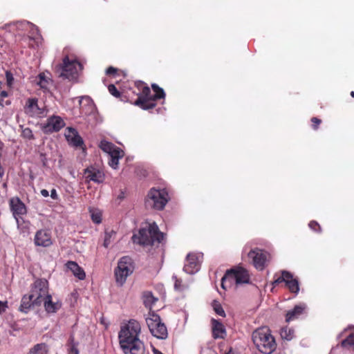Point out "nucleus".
<instances>
[{
  "label": "nucleus",
  "mask_w": 354,
  "mask_h": 354,
  "mask_svg": "<svg viewBox=\"0 0 354 354\" xmlns=\"http://www.w3.org/2000/svg\"><path fill=\"white\" fill-rule=\"evenodd\" d=\"M140 332V324L135 319H130L127 324L121 326L118 339L124 354H146L144 342L139 338Z\"/></svg>",
  "instance_id": "nucleus-2"
},
{
  "label": "nucleus",
  "mask_w": 354,
  "mask_h": 354,
  "mask_svg": "<svg viewBox=\"0 0 354 354\" xmlns=\"http://www.w3.org/2000/svg\"><path fill=\"white\" fill-rule=\"evenodd\" d=\"M274 281L272 284L277 286L283 282L286 283V286L290 292L297 294L299 291V281L295 278L293 274L287 270H281V274L275 273L274 275Z\"/></svg>",
  "instance_id": "nucleus-11"
},
{
  "label": "nucleus",
  "mask_w": 354,
  "mask_h": 354,
  "mask_svg": "<svg viewBox=\"0 0 354 354\" xmlns=\"http://www.w3.org/2000/svg\"><path fill=\"white\" fill-rule=\"evenodd\" d=\"M109 154L110 155V157L120 159L123 157L124 152L115 146Z\"/></svg>",
  "instance_id": "nucleus-36"
},
{
  "label": "nucleus",
  "mask_w": 354,
  "mask_h": 354,
  "mask_svg": "<svg viewBox=\"0 0 354 354\" xmlns=\"http://www.w3.org/2000/svg\"><path fill=\"white\" fill-rule=\"evenodd\" d=\"M8 308V301H0V315L5 313L6 309Z\"/></svg>",
  "instance_id": "nucleus-44"
},
{
  "label": "nucleus",
  "mask_w": 354,
  "mask_h": 354,
  "mask_svg": "<svg viewBox=\"0 0 354 354\" xmlns=\"http://www.w3.org/2000/svg\"><path fill=\"white\" fill-rule=\"evenodd\" d=\"M146 322L153 336L160 339H165L167 337V328L158 315L153 313L150 314L146 319Z\"/></svg>",
  "instance_id": "nucleus-9"
},
{
  "label": "nucleus",
  "mask_w": 354,
  "mask_h": 354,
  "mask_svg": "<svg viewBox=\"0 0 354 354\" xmlns=\"http://www.w3.org/2000/svg\"><path fill=\"white\" fill-rule=\"evenodd\" d=\"M25 113L32 118H44L46 116L48 109L46 106L39 104L36 97L28 98L24 106Z\"/></svg>",
  "instance_id": "nucleus-13"
},
{
  "label": "nucleus",
  "mask_w": 354,
  "mask_h": 354,
  "mask_svg": "<svg viewBox=\"0 0 354 354\" xmlns=\"http://www.w3.org/2000/svg\"><path fill=\"white\" fill-rule=\"evenodd\" d=\"M310 120L312 122V128L315 131L317 130L319 124L322 123V120L317 117H313Z\"/></svg>",
  "instance_id": "nucleus-41"
},
{
  "label": "nucleus",
  "mask_w": 354,
  "mask_h": 354,
  "mask_svg": "<svg viewBox=\"0 0 354 354\" xmlns=\"http://www.w3.org/2000/svg\"><path fill=\"white\" fill-rule=\"evenodd\" d=\"M9 207L15 219L17 228L22 230L28 229L30 222L25 221L23 218L28 212L27 207L24 203L17 196L12 197L9 200Z\"/></svg>",
  "instance_id": "nucleus-6"
},
{
  "label": "nucleus",
  "mask_w": 354,
  "mask_h": 354,
  "mask_svg": "<svg viewBox=\"0 0 354 354\" xmlns=\"http://www.w3.org/2000/svg\"><path fill=\"white\" fill-rule=\"evenodd\" d=\"M66 266L79 279L83 280L85 279V272L75 261H69L66 263Z\"/></svg>",
  "instance_id": "nucleus-23"
},
{
  "label": "nucleus",
  "mask_w": 354,
  "mask_h": 354,
  "mask_svg": "<svg viewBox=\"0 0 354 354\" xmlns=\"http://www.w3.org/2000/svg\"><path fill=\"white\" fill-rule=\"evenodd\" d=\"M309 227L315 232H321L322 227L320 225L315 221H311L308 224Z\"/></svg>",
  "instance_id": "nucleus-39"
},
{
  "label": "nucleus",
  "mask_w": 354,
  "mask_h": 354,
  "mask_svg": "<svg viewBox=\"0 0 354 354\" xmlns=\"http://www.w3.org/2000/svg\"><path fill=\"white\" fill-rule=\"evenodd\" d=\"M88 101H90V99L88 97L86 98Z\"/></svg>",
  "instance_id": "nucleus-49"
},
{
  "label": "nucleus",
  "mask_w": 354,
  "mask_h": 354,
  "mask_svg": "<svg viewBox=\"0 0 354 354\" xmlns=\"http://www.w3.org/2000/svg\"><path fill=\"white\" fill-rule=\"evenodd\" d=\"M253 343L262 353L270 354L277 348V344L270 330L267 326L257 328L252 335Z\"/></svg>",
  "instance_id": "nucleus-4"
},
{
  "label": "nucleus",
  "mask_w": 354,
  "mask_h": 354,
  "mask_svg": "<svg viewBox=\"0 0 354 354\" xmlns=\"http://www.w3.org/2000/svg\"><path fill=\"white\" fill-rule=\"evenodd\" d=\"M164 239L165 234L160 231L156 223H147L145 227H141L132 236L133 243L143 247H158L163 242Z\"/></svg>",
  "instance_id": "nucleus-3"
},
{
  "label": "nucleus",
  "mask_w": 354,
  "mask_h": 354,
  "mask_svg": "<svg viewBox=\"0 0 354 354\" xmlns=\"http://www.w3.org/2000/svg\"><path fill=\"white\" fill-rule=\"evenodd\" d=\"M42 304H44L45 310L48 313H55L62 307V302L59 301H53L52 295L50 294L44 298Z\"/></svg>",
  "instance_id": "nucleus-21"
},
{
  "label": "nucleus",
  "mask_w": 354,
  "mask_h": 354,
  "mask_svg": "<svg viewBox=\"0 0 354 354\" xmlns=\"http://www.w3.org/2000/svg\"><path fill=\"white\" fill-rule=\"evenodd\" d=\"M213 308L217 315L223 317H225V313L219 302L214 301L213 302Z\"/></svg>",
  "instance_id": "nucleus-35"
},
{
  "label": "nucleus",
  "mask_w": 354,
  "mask_h": 354,
  "mask_svg": "<svg viewBox=\"0 0 354 354\" xmlns=\"http://www.w3.org/2000/svg\"><path fill=\"white\" fill-rule=\"evenodd\" d=\"M115 235V232L113 230L106 231L104 234V240L103 245L105 248H108L111 243V238Z\"/></svg>",
  "instance_id": "nucleus-34"
},
{
  "label": "nucleus",
  "mask_w": 354,
  "mask_h": 354,
  "mask_svg": "<svg viewBox=\"0 0 354 354\" xmlns=\"http://www.w3.org/2000/svg\"><path fill=\"white\" fill-rule=\"evenodd\" d=\"M66 138L68 143L75 147H81L84 149V140L79 135L77 130L72 127L67 128V133H66Z\"/></svg>",
  "instance_id": "nucleus-19"
},
{
  "label": "nucleus",
  "mask_w": 354,
  "mask_h": 354,
  "mask_svg": "<svg viewBox=\"0 0 354 354\" xmlns=\"http://www.w3.org/2000/svg\"><path fill=\"white\" fill-rule=\"evenodd\" d=\"M6 77L8 86L9 88H11L14 82V77L10 71H6Z\"/></svg>",
  "instance_id": "nucleus-42"
},
{
  "label": "nucleus",
  "mask_w": 354,
  "mask_h": 354,
  "mask_svg": "<svg viewBox=\"0 0 354 354\" xmlns=\"http://www.w3.org/2000/svg\"><path fill=\"white\" fill-rule=\"evenodd\" d=\"M38 77L39 82H37V84L40 86L41 89L48 90L49 81L46 78L45 75L41 73L39 75Z\"/></svg>",
  "instance_id": "nucleus-33"
},
{
  "label": "nucleus",
  "mask_w": 354,
  "mask_h": 354,
  "mask_svg": "<svg viewBox=\"0 0 354 354\" xmlns=\"http://www.w3.org/2000/svg\"><path fill=\"white\" fill-rule=\"evenodd\" d=\"M48 346L46 343H39L34 345L27 354H48Z\"/></svg>",
  "instance_id": "nucleus-25"
},
{
  "label": "nucleus",
  "mask_w": 354,
  "mask_h": 354,
  "mask_svg": "<svg viewBox=\"0 0 354 354\" xmlns=\"http://www.w3.org/2000/svg\"><path fill=\"white\" fill-rule=\"evenodd\" d=\"M33 306H36L33 297L30 294L28 295H25L21 299L19 310L22 313H27Z\"/></svg>",
  "instance_id": "nucleus-24"
},
{
  "label": "nucleus",
  "mask_w": 354,
  "mask_h": 354,
  "mask_svg": "<svg viewBox=\"0 0 354 354\" xmlns=\"http://www.w3.org/2000/svg\"><path fill=\"white\" fill-rule=\"evenodd\" d=\"M280 334L283 339L290 340L294 337V330L286 327L281 329Z\"/></svg>",
  "instance_id": "nucleus-31"
},
{
  "label": "nucleus",
  "mask_w": 354,
  "mask_h": 354,
  "mask_svg": "<svg viewBox=\"0 0 354 354\" xmlns=\"http://www.w3.org/2000/svg\"><path fill=\"white\" fill-rule=\"evenodd\" d=\"M200 269V263L198 256L194 253H189L187 255L183 270L189 274L197 272Z\"/></svg>",
  "instance_id": "nucleus-18"
},
{
  "label": "nucleus",
  "mask_w": 354,
  "mask_h": 354,
  "mask_svg": "<svg viewBox=\"0 0 354 354\" xmlns=\"http://www.w3.org/2000/svg\"><path fill=\"white\" fill-rule=\"evenodd\" d=\"M30 295L35 299L36 306H39L48 295V281L44 278L36 279L31 285Z\"/></svg>",
  "instance_id": "nucleus-10"
},
{
  "label": "nucleus",
  "mask_w": 354,
  "mask_h": 354,
  "mask_svg": "<svg viewBox=\"0 0 354 354\" xmlns=\"http://www.w3.org/2000/svg\"><path fill=\"white\" fill-rule=\"evenodd\" d=\"M119 70L113 66H109L106 70V75L108 76L116 77L119 75Z\"/></svg>",
  "instance_id": "nucleus-40"
},
{
  "label": "nucleus",
  "mask_w": 354,
  "mask_h": 354,
  "mask_svg": "<svg viewBox=\"0 0 354 354\" xmlns=\"http://www.w3.org/2000/svg\"><path fill=\"white\" fill-rule=\"evenodd\" d=\"M89 212L93 223L99 224L102 222V213L100 210L91 209Z\"/></svg>",
  "instance_id": "nucleus-28"
},
{
  "label": "nucleus",
  "mask_w": 354,
  "mask_h": 354,
  "mask_svg": "<svg viewBox=\"0 0 354 354\" xmlns=\"http://www.w3.org/2000/svg\"><path fill=\"white\" fill-rule=\"evenodd\" d=\"M5 169L3 167H0V178H1L4 176Z\"/></svg>",
  "instance_id": "nucleus-47"
},
{
  "label": "nucleus",
  "mask_w": 354,
  "mask_h": 354,
  "mask_svg": "<svg viewBox=\"0 0 354 354\" xmlns=\"http://www.w3.org/2000/svg\"><path fill=\"white\" fill-rule=\"evenodd\" d=\"M157 299L155 298L151 292H146L144 294V304L146 307L153 305Z\"/></svg>",
  "instance_id": "nucleus-27"
},
{
  "label": "nucleus",
  "mask_w": 354,
  "mask_h": 354,
  "mask_svg": "<svg viewBox=\"0 0 354 354\" xmlns=\"http://www.w3.org/2000/svg\"><path fill=\"white\" fill-rule=\"evenodd\" d=\"M173 279L174 280V288L178 291H183L185 290V287L183 284V281L180 279H178L177 277H173Z\"/></svg>",
  "instance_id": "nucleus-37"
},
{
  "label": "nucleus",
  "mask_w": 354,
  "mask_h": 354,
  "mask_svg": "<svg viewBox=\"0 0 354 354\" xmlns=\"http://www.w3.org/2000/svg\"><path fill=\"white\" fill-rule=\"evenodd\" d=\"M250 277L247 270L243 268H235L228 270L221 279V287L226 290L233 286L248 283Z\"/></svg>",
  "instance_id": "nucleus-5"
},
{
  "label": "nucleus",
  "mask_w": 354,
  "mask_h": 354,
  "mask_svg": "<svg viewBox=\"0 0 354 354\" xmlns=\"http://www.w3.org/2000/svg\"><path fill=\"white\" fill-rule=\"evenodd\" d=\"M168 192L165 189L151 188L145 199V205L157 210H162L169 201Z\"/></svg>",
  "instance_id": "nucleus-7"
},
{
  "label": "nucleus",
  "mask_w": 354,
  "mask_h": 354,
  "mask_svg": "<svg viewBox=\"0 0 354 354\" xmlns=\"http://www.w3.org/2000/svg\"><path fill=\"white\" fill-rule=\"evenodd\" d=\"M65 125L66 123L62 117L53 115L47 118L46 122L41 124V129L45 134H51L59 131Z\"/></svg>",
  "instance_id": "nucleus-14"
},
{
  "label": "nucleus",
  "mask_w": 354,
  "mask_h": 354,
  "mask_svg": "<svg viewBox=\"0 0 354 354\" xmlns=\"http://www.w3.org/2000/svg\"><path fill=\"white\" fill-rule=\"evenodd\" d=\"M212 336L214 339H224L226 335V330L223 324L215 319H212Z\"/></svg>",
  "instance_id": "nucleus-22"
},
{
  "label": "nucleus",
  "mask_w": 354,
  "mask_h": 354,
  "mask_svg": "<svg viewBox=\"0 0 354 354\" xmlns=\"http://www.w3.org/2000/svg\"><path fill=\"white\" fill-rule=\"evenodd\" d=\"M80 64L76 60H70L68 56L64 57L62 63L56 66V72L59 77L65 79H73L77 74V66Z\"/></svg>",
  "instance_id": "nucleus-12"
},
{
  "label": "nucleus",
  "mask_w": 354,
  "mask_h": 354,
  "mask_svg": "<svg viewBox=\"0 0 354 354\" xmlns=\"http://www.w3.org/2000/svg\"><path fill=\"white\" fill-rule=\"evenodd\" d=\"M306 305L300 304L296 305L293 309L287 312L286 315V322H290L298 319L301 315L306 313Z\"/></svg>",
  "instance_id": "nucleus-20"
},
{
  "label": "nucleus",
  "mask_w": 354,
  "mask_h": 354,
  "mask_svg": "<svg viewBox=\"0 0 354 354\" xmlns=\"http://www.w3.org/2000/svg\"><path fill=\"white\" fill-rule=\"evenodd\" d=\"M21 136L28 140H33L35 138L32 131L30 128H25L23 129Z\"/></svg>",
  "instance_id": "nucleus-38"
},
{
  "label": "nucleus",
  "mask_w": 354,
  "mask_h": 354,
  "mask_svg": "<svg viewBox=\"0 0 354 354\" xmlns=\"http://www.w3.org/2000/svg\"><path fill=\"white\" fill-rule=\"evenodd\" d=\"M151 88L154 94H151L150 88L146 83L142 81L134 82V87L130 88L123 95L120 92L114 84L108 86L109 92L114 97L120 98L122 101L132 102L135 105L145 110H149L156 106V101L165 99V93L164 90L156 84H151Z\"/></svg>",
  "instance_id": "nucleus-1"
},
{
  "label": "nucleus",
  "mask_w": 354,
  "mask_h": 354,
  "mask_svg": "<svg viewBox=\"0 0 354 354\" xmlns=\"http://www.w3.org/2000/svg\"><path fill=\"white\" fill-rule=\"evenodd\" d=\"M50 197L53 199H57V194L55 189H53L50 192Z\"/></svg>",
  "instance_id": "nucleus-45"
},
{
  "label": "nucleus",
  "mask_w": 354,
  "mask_h": 354,
  "mask_svg": "<svg viewBox=\"0 0 354 354\" xmlns=\"http://www.w3.org/2000/svg\"><path fill=\"white\" fill-rule=\"evenodd\" d=\"M77 346L78 343L75 342L74 336L71 335L68 339L67 344L68 354H79Z\"/></svg>",
  "instance_id": "nucleus-26"
},
{
  "label": "nucleus",
  "mask_w": 354,
  "mask_h": 354,
  "mask_svg": "<svg viewBox=\"0 0 354 354\" xmlns=\"http://www.w3.org/2000/svg\"><path fill=\"white\" fill-rule=\"evenodd\" d=\"M118 158L111 157L109 164L112 168L116 169L118 165Z\"/></svg>",
  "instance_id": "nucleus-43"
},
{
  "label": "nucleus",
  "mask_w": 354,
  "mask_h": 354,
  "mask_svg": "<svg viewBox=\"0 0 354 354\" xmlns=\"http://www.w3.org/2000/svg\"><path fill=\"white\" fill-rule=\"evenodd\" d=\"M3 83L0 81V106L3 107L5 105H10V101L6 100L4 103V98L8 96V93L6 91L2 90Z\"/></svg>",
  "instance_id": "nucleus-29"
},
{
  "label": "nucleus",
  "mask_w": 354,
  "mask_h": 354,
  "mask_svg": "<svg viewBox=\"0 0 354 354\" xmlns=\"http://www.w3.org/2000/svg\"><path fill=\"white\" fill-rule=\"evenodd\" d=\"M41 194L44 196V197H48L49 196V193H48V191L45 189H43L41 190Z\"/></svg>",
  "instance_id": "nucleus-46"
},
{
  "label": "nucleus",
  "mask_w": 354,
  "mask_h": 354,
  "mask_svg": "<svg viewBox=\"0 0 354 354\" xmlns=\"http://www.w3.org/2000/svg\"><path fill=\"white\" fill-rule=\"evenodd\" d=\"M341 346L344 348L353 346L354 349V333H351L345 339L342 340Z\"/></svg>",
  "instance_id": "nucleus-32"
},
{
  "label": "nucleus",
  "mask_w": 354,
  "mask_h": 354,
  "mask_svg": "<svg viewBox=\"0 0 354 354\" xmlns=\"http://www.w3.org/2000/svg\"><path fill=\"white\" fill-rule=\"evenodd\" d=\"M35 244L37 246L47 248L53 244L51 232L48 230H39L35 236Z\"/></svg>",
  "instance_id": "nucleus-16"
},
{
  "label": "nucleus",
  "mask_w": 354,
  "mask_h": 354,
  "mask_svg": "<svg viewBox=\"0 0 354 354\" xmlns=\"http://www.w3.org/2000/svg\"><path fill=\"white\" fill-rule=\"evenodd\" d=\"M351 95L353 97H354V91H351Z\"/></svg>",
  "instance_id": "nucleus-48"
},
{
  "label": "nucleus",
  "mask_w": 354,
  "mask_h": 354,
  "mask_svg": "<svg viewBox=\"0 0 354 354\" xmlns=\"http://www.w3.org/2000/svg\"><path fill=\"white\" fill-rule=\"evenodd\" d=\"M84 174L86 180L97 183H102L105 178L104 172L100 169L92 165L84 169Z\"/></svg>",
  "instance_id": "nucleus-17"
},
{
  "label": "nucleus",
  "mask_w": 354,
  "mask_h": 354,
  "mask_svg": "<svg viewBox=\"0 0 354 354\" xmlns=\"http://www.w3.org/2000/svg\"><path fill=\"white\" fill-rule=\"evenodd\" d=\"M133 270L134 265L132 259L129 256L121 257L114 270L116 283L119 286H122L125 283L127 278L133 273Z\"/></svg>",
  "instance_id": "nucleus-8"
},
{
  "label": "nucleus",
  "mask_w": 354,
  "mask_h": 354,
  "mask_svg": "<svg viewBox=\"0 0 354 354\" xmlns=\"http://www.w3.org/2000/svg\"><path fill=\"white\" fill-rule=\"evenodd\" d=\"M100 148L106 153H109L115 147L113 143L106 140H102L99 145Z\"/></svg>",
  "instance_id": "nucleus-30"
},
{
  "label": "nucleus",
  "mask_w": 354,
  "mask_h": 354,
  "mask_svg": "<svg viewBox=\"0 0 354 354\" xmlns=\"http://www.w3.org/2000/svg\"><path fill=\"white\" fill-rule=\"evenodd\" d=\"M268 253L259 248L251 250L248 253V257L252 259L254 266L259 270H263L266 267Z\"/></svg>",
  "instance_id": "nucleus-15"
}]
</instances>
